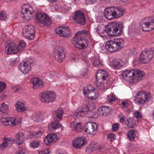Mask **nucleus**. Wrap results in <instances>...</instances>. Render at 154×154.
Returning <instances> with one entry per match:
<instances>
[{
  "instance_id": "nucleus-24",
  "label": "nucleus",
  "mask_w": 154,
  "mask_h": 154,
  "mask_svg": "<svg viewBox=\"0 0 154 154\" xmlns=\"http://www.w3.org/2000/svg\"><path fill=\"white\" fill-rule=\"evenodd\" d=\"M16 110L19 112H23L27 110L25 106L24 103L20 101H17L15 104Z\"/></svg>"
},
{
  "instance_id": "nucleus-30",
  "label": "nucleus",
  "mask_w": 154,
  "mask_h": 154,
  "mask_svg": "<svg viewBox=\"0 0 154 154\" xmlns=\"http://www.w3.org/2000/svg\"><path fill=\"white\" fill-rule=\"evenodd\" d=\"M83 35H88V32L87 31L84 30L81 31H79L77 32L76 34H75V37H79V40L81 41H82L83 40L84 38H83L82 37V36H83Z\"/></svg>"
},
{
  "instance_id": "nucleus-4",
  "label": "nucleus",
  "mask_w": 154,
  "mask_h": 154,
  "mask_svg": "<svg viewBox=\"0 0 154 154\" xmlns=\"http://www.w3.org/2000/svg\"><path fill=\"white\" fill-rule=\"evenodd\" d=\"M40 100L45 103L52 102L56 99L55 93L52 91H46L41 93L39 95Z\"/></svg>"
},
{
  "instance_id": "nucleus-47",
  "label": "nucleus",
  "mask_w": 154,
  "mask_h": 154,
  "mask_svg": "<svg viewBox=\"0 0 154 154\" xmlns=\"http://www.w3.org/2000/svg\"><path fill=\"white\" fill-rule=\"evenodd\" d=\"M107 138L110 139L111 141H112L115 139V135L113 134L109 133V135L107 136Z\"/></svg>"
},
{
  "instance_id": "nucleus-54",
  "label": "nucleus",
  "mask_w": 154,
  "mask_h": 154,
  "mask_svg": "<svg viewBox=\"0 0 154 154\" xmlns=\"http://www.w3.org/2000/svg\"><path fill=\"white\" fill-rule=\"evenodd\" d=\"M128 106V103L127 101L122 102L121 106L123 108H126Z\"/></svg>"
},
{
  "instance_id": "nucleus-34",
  "label": "nucleus",
  "mask_w": 154,
  "mask_h": 154,
  "mask_svg": "<svg viewBox=\"0 0 154 154\" xmlns=\"http://www.w3.org/2000/svg\"><path fill=\"white\" fill-rule=\"evenodd\" d=\"M87 113L88 114V117L90 119H95L98 116V113L96 112L88 111Z\"/></svg>"
},
{
  "instance_id": "nucleus-60",
  "label": "nucleus",
  "mask_w": 154,
  "mask_h": 154,
  "mask_svg": "<svg viewBox=\"0 0 154 154\" xmlns=\"http://www.w3.org/2000/svg\"><path fill=\"white\" fill-rule=\"evenodd\" d=\"M49 152L48 151L46 152L45 151H42L39 152V154H49Z\"/></svg>"
},
{
  "instance_id": "nucleus-41",
  "label": "nucleus",
  "mask_w": 154,
  "mask_h": 154,
  "mask_svg": "<svg viewBox=\"0 0 154 154\" xmlns=\"http://www.w3.org/2000/svg\"><path fill=\"white\" fill-rule=\"evenodd\" d=\"M105 106H103L100 107L97 110V113L99 115H103L104 113Z\"/></svg>"
},
{
  "instance_id": "nucleus-52",
  "label": "nucleus",
  "mask_w": 154,
  "mask_h": 154,
  "mask_svg": "<svg viewBox=\"0 0 154 154\" xmlns=\"http://www.w3.org/2000/svg\"><path fill=\"white\" fill-rule=\"evenodd\" d=\"M119 128V124L118 123L113 124L112 126V129L114 131H116Z\"/></svg>"
},
{
  "instance_id": "nucleus-13",
  "label": "nucleus",
  "mask_w": 154,
  "mask_h": 154,
  "mask_svg": "<svg viewBox=\"0 0 154 154\" xmlns=\"http://www.w3.org/2000/svg\"><path fill=\"white\" fill-rule=\"evenodd\" d=\"M85 131L89 134L94 135L98 129V125L94 122L87 123L84 127Z\"/></svg>"
},
{
  "instance_id": "nucleus-40",
  "label": "nucleus",
  "mask_w": 154,
  "mask_h": 154,
  "mask_svg": "<svg viewBox=\"0 0 154 154\" xmlns=\"http://www.w3.org/2000/svg\"><path fill=\"white\" fill-rule=\"evenodd\" d=\"M93 65L94 66L96 67L102 66V64L100 62L99 58H96L94 59L93 63Z\"/></svg>"
},
{
  "instance_id": "nucleus-17",
  "label": "nucleus",
  "mask_w": 154,
  "mask_h": 154,
  "mask_svg": "<svg viewBox=\"0 0 154 154\" xmlns=\"http://www.w3.org/2000/svg\"><path fill=\"white\" fill-rule=\"evenodd\" d=\"M94 88H93L91 89V86L89 87H84L83 90L84 94L85 95H88L87 96L88 98H90L91 100H94V97L93 96L94 95Z\"/></svg>"
},
{
  "instance_id": "nucleus-35",
  "label": "nucleus",
  "mask_w": 154,
  "mask_h": 154,
  "mask_svg": "<svg viewBox=\"0 0 154 154\" xmlns=\"http://www.w3.org/2000/svg\"><path fill=\"white\" fill-rule=\"evenodd\" d=\"M22 11H24L25 12V13H23V14H25L30 16H32V13L34 12V11L31 7L29 8H23L22 9Z\"/></svg>"
},
{
  "instance_id": "nucleus-20",
  "label": "nucleus",
  "mask_w": 154,
  "mask_h": 154,
  "mask_svg": "<svg viewBox=\"0 0 154 154\" xmlns=\"http://www.w3.org/2000/svg\"><path fill=\"white\" fill-rule=\"evenodd\" d=\"M108 73L105 70L99 69L96 73L95 76L97 80L103 79V80H104L108 77Z\"/></svg>"
},
{
  "instance_id": "nucleus-8",
  "label": "nucleus",
  "mask_w": 154,
  "mask_h": 154,
  "mask_svg": "<svg viewBox=\"0 0 154 154\" xmlns=\"http://www.w3.org/2000/svg\"><path fill=\"white\" fill-rule=\"evenodd\" d=\"M153 51L151 50L143 51L140 55V60L143 63L148 62L153 57Z\"/></svg>"
},
{
  "instance_id": "nucleus-43",
  "label": "nucleus",
  "mask_w": 154,
  "mask_h": 154,
  "mask_svg": "<svg viewBox=\"0 0 154 154\" xmlns=\"http://www.w3.org/2000/svg\"><path fill=\"white\" fill-rule=\"evenodd\" d=\"M7 19V15L4 11H2L0 13V20H5Z\"/></svg>"
},
{
  "instance_id": "nucleus-7",
  "label": "nucleus",
  "mask_w": 154,
  "mask_h": 154,
  "mask_svg": "<svg viewBox=\"0 0 154 154\" xmlns=\"http://www.w3.org/2000/svg\"><path fill=\"white\" fill-rule=\"evenodd\" d=\"M55 31L59 36L64 38L69 37L71 34V32L68 26L59 27L55 29Z\"/></svg>"
},
{
  "instance_id": "nucleus-32",
  "label": "nucleus",
  "mask_w": 154,
  "mask_h": 154,
  "mask_svg": "<svg viewBox=\"0 0 154 154\" xmlns=\"http://www.w3.org/2000/svg\"><path fill=\"white\" fill-rule=\"evenodd\" d=\"M87 110H77L76 112L74 114L73 116L75 117L77 119L79 118H80L82 117L83 116L84 114L86 113V112Z\"/></svg>"
},
{
  "instance_id": "nucleus-14",
  "label": "nucleus",
  "mask_w": 154,
  "mask_h": 154,
  "mask_svg": "<svg viewBox=\"0 0 154 154\" xmlns=\"http://www.w3.org/2000/svg\"><path fill=\"white\" fill-rule=\"evenodd\" d=\"M86 138L84 137H78L75 138L72 141L73 146L76 148H80L84 146L87 143Z\"/></svg>"
},
{
  "instance_id": "nucleus-25",
  "label": "nucleus",
  "mask_w": 154,
  "mask_h": 154,
  "mask_svg": "<svg viewBox=\"0 0 154 154\" xmlns=\"http://www.w3.org/2000/svg\"><path fill=\"white\" fill-rule=\"evenodd\" d=\"M32 82L33 85V88L34 89H36L38 88H42L43 86V82L37 78L33 79Z\"/></svg>"
},
{
  "instance_id": "nucleus-22",
  "label": "nucleus",
  "mask_w": 154,
  "mask_h": 154,
  "mask_svg": "<svg viewBox=\"0 0 154 154\" xmlns=\"http://www.w3.org/2000/svg\"><path fill=\"white\" fill-rule=\"evenodd\" d=\"M13 141L14 139L12 138L4 137L3 138V143L0 145V149L2 150L5 149L8 145L12 144Z\"/></svg>"
},
{
  "instance_id": "nucleus-63",
  "label": "nucleus",
  "mask_w": 154,
  "mask_h": 154,
  "mask_svg": "<svg viewBox=\"0 0 154 154\" xmlns=\"http://www.w3.org/2000/svg\"><path fill=\"white\" fill-rule=\"evenodd\" d=\"M72 61H75L78 60V58H76L75 57H73L71 58Z\"/></svg>"
},
{
  "instance_id": "nucleus-51",
  "label": "nucleus",
  "mask_w": 154,
  "mask_h": 154,
  "mask_svg": "<svg viewBox=\"0 0 154 154\" xmlns=\"http://www.w3.org/2000/svg\"><path fill=\"white\" fill-rule=\"evenodd\" d=\"M134 115L135 117L137 119H139L142 118V115L139 112H136L134 113Z\"/></svg>"
},
{
  "instance_id": "nucleus-11",
  "label": "nucleus",
  "mask_w": 154,
  "mask_h": 154,
  "mask_svg": "<svg viewBox=\"0 0 154 154\" xmlns=\"http://www.w3.org/2000/svg\"><path fill=\"white\" fill-rule=\"evenodd\" d=\"M54 55L56 60L59 62H62L65 56L63 48L62 47H56L55 50Z\"/></svg>"
},
{
  "instance_id": "nucleus-45",
  "label": "nucleus",
  "mask_w": 154,
  "mask_h": 154,
  "mask_svg": "<svg viewBox=\"0 0 154 154\" xmlns=\"http://www.w3.org/2000/svg\"><path fill=\"white\" fill-rule=\"evenodd\" d=\"M39 145L38 141H33L31 143V146L34 148L38 147Z\"/></svg>"
},
{
  "instance_id": "nucleus-19",
  "label": "nucleus",
  "mask_w": 154,
  "mask_h": 154,
  "mask_svg": "<svg viewBox=\"0 0 154 154\" xmlns=\"http://www.w3.org/2000/svg\"><path fill=\"white\" fill-rule=\"evenodd\" d=\"M57 139L56 134H51L45 137L44 140L46 145L49 146L51 145L52 142L56 141Z\"/></svg>"
},
{
  "instance_id": "nucleus-49",
  "label": "nucleus",
  "mask_w": 154,
  "mask_h": 154,
  "mask_svg": "<svg viewBox=\"0 0 154 154\" xmlns=\"http://www.w3.org/2000/svg\"><path fill=\"white\" fill-rule=\"evenodd\" d=\"M112 63L113 66L116 67L119 66L120 62L118 60H114L112 61Z\"/></svg>"
},
{
  "instance_id": "nucleus-64",
  "label": "nucleus",
  "mask_w": 154,
  "mask_h": 154,
  "mask_svg": "<svg viewBox=\"0 0 154 154\" xmlns=\"http://www.w3.org/2000/svg\"><path fill=\"white\" fill-rule=\"evenodd\" d=\"M50 2L54 3L57 0H48Z\"/></svg>"
},
{
  "instance_id": "nucleus-1",
  "label": "nucleus",
  "mask_w": 154,
  "mask_h": 154,
  "mask_svg": "<svg viewBox=\"0 0 154 154\" xmlns=\"http://www.w3.org/2000/svg\"><path fill=\"white\" fill-rule=\"evenodd\" d=\"M144 74V72L137 69H134L131 70L124 71L120 76L123 79H125L126 77L129 78L135 83L142 80Z\"/></svg>"
},
{
  "instance_id": "nucleus-18",
  "label": "nucleus",
  "mask_w": 154,
  "mask_h": 154,
  "mask_svg": "<svg viewBox=\"0 0 154 154\" xmlns=\"http://www.w3.org/2000/svg\"><path fill=\"white\" fill-rule=\"evenodd\" d=\"M105 17L107 19L111 20L115 19L113 8H107L104 11Z\"/></svg>"
},
{
  "instance_id": "nucleus-26",
  "label": "nucleus",
  "mask_w": 154,
  "mask_h": 154,
  "mask_svg": "<svg viewBox=\"0 0 154 154\" xmlns=\"http://www.w3.org/2000/svg\"><path fill=\"white\" fill-rule=\"evenodd\" d=\"M125 124L128 127L132 128L136 126V120L132 118H128L127 119Z\"/></svg>"
},
{
  "instance_id": "nucleus-46",
  "label": "nucleus",
  "mask_w": 154,
  "mask_h": 154,
  "mask_svg": "<svg viewBox=\"0 0 154 154\" xmlns=\"http://www.w3.org/2000/svg\"><path fill=\"white\" fill-rule=\"evenodd\" d=\"M2 117L1 119V122L5 125L7 126V124L9 119L5 118L2 117Z\"/></svg>"
},
{
  "instance_id": "nucleus-21",
  "label": "nucleus",
  "mask_w": 154,
  "mask_h": 154,
  "mask_svg": "<svg viewBox=\"0 0 154 154\" xmlns=\"http://www.w3.org/2000/svg\"><path fill=\"white\" fill-rule=\"evenodd\" d=\"M103 148V146H101L100 145L95 143L93 145H90V147H87L86 149V152H90V151H92L94 149L97 153H99L102 151V149Z\"/></svg>"
},
{
  "instance_id": "nucleus-62",
  "label": "nucleus",
  "mask_w": 154,
  "mask_h": 154,
  "mask_svg": "<svg viewBox=\"0 0 154 154\" xmlns=\"http://www.w3.org/2000/svg\"><path fill=\"white\" fill-rule=\"evenodd\" d=\"M84 109L85 110H87V111L86 112H88L89 111L88 108L87 106H85V107H84L81 110H83Z\"/></svg>"
},
{
  "instance_id": "nucleus-9",
  "label": "nucleus",
  "mask_w": 154,
  "mask_h": 154,
  "mask_svg": "<svg viewBox=\"0 0 154 154\" xmlns=\"http://www.w3.org/2000/svg\"><path fill=\"white\" fill-rule=\"evenodd\" d=\"M22 34L29 40L33 39L35 35L33 27L31 25H26L23 29Z\"/></svg>"
},
{
  "instance_id": "nucleus-58",
  "label": "nucleus",
  "mask_w": 154,
  "mask_h": 154,
  "mask_svg": "<svg viewBox=\"0 0 154 154\" xmlns=\"http://www.w3.org/2000/svg\"><path fill=\"white\" fill-rule=\"evenodd\" d=\"M80 42H81V44H80V48H81V49L82 48L83 49H85L86 48V47L85 46V44H84V43H82V41H81L80 40Z\"/></svg>"
},
{
  "instance_id": "nucleus-59",
  "label": "nucleus",
  "mask_w": 154,
  "mask_h": 154,
  "mask_svg": "<svg viewBox=\"0 0 154 154\" xmlns=\"http://www.w3.org/2000/svg\"><path fill=\"white\" fill-rule=\"evenodd\" d=\"M43 132H42V131H38V132H37L35 133V134H36V136L37 137H39V136H41L42 134H43Z\"/></svg>"
},
{
  "instance_id": "nucleus-29",
  "label": "nucleus",
  "mask_w": 154,
  "mask_h": 154,
  "mask_svg": "<svg viewBox=\"0 0 154 154\" xmlns=\"http://www.w3.org/2000/svg\"><path fill=\"white\" fill-rule=\"evenodd\" d=\"M61 126V124L58 121H55L51 123V125L49 126V129L52 130H55L59 128Z\"/></svg>"
},
{
  "instance_id": "nucleus-37",
  "label": "nucleus",
  "mask_w": 154,
  "mask_h": 154,
  "mask_svg": "<svg viewBox=\"0 0 154 154\" xmlns=\"http://www.w3.org/2000/svg\"><path fill=\"white\" fill-rule=\"evenodd\" d=\"M135 131L134 130H130L128 133V137L131 140H134L135 137Z\"/></svg>"
},
{
  "instance_id": "nucleus-15",
  "label": "nucleus",
  "mask_w": 154,
  "mask_h": 154,
  "mask_svg": "<svg viewBox=\"0 0 154 154\" xmlns=\"http://www.w3.org/2000/svg\"><path fill=\"white\" fill-rule=\"evenodd\" d=\"M149 96L148 94L145 93V91H139L136 97L139 104H143L146 101L149 100Z\"/></svg>"
},
{
  "instance_id": "nucleus-31",
  "label": "nucleus",
  "mask_w": 154,
  "mask_h": 154,
  "mask_svg": "<svg viewBox=\"0 0 154 154\" xmlns=\"http://www.w3.org/2000/svg\"><path fill=\"white\" fill-rule=\"evenodd\" d=\"M71 125L77 132L82 131V126L79 123H78L76 122H73L71 123Z\"/></svg>"
},
{
  "instance_id": "nucleus-36",
  "label": "nucleus",
  "mask_w": 154,
  "mask_h": 154,
  "mask_svg": "<svg viewBox=\"0 0 154 154\" xmlns=\"http://www.w3.org/2000/svg\"><path fill=\"white\" fill-rule=\"evenodd\" d=\"M74 40L73 42L74 44L75 47L78 49H81V48H80L81 42L79 39V37L74 36Z\"/></svg>"
},
{
  "instance_id": "nucleus-33",
  "label": "nucleus",
  "mask_w": 154,
  "mask_h": 154,
  "mask_svg": "<svg viewBox=\"0 0 154 154\" xmlns=\"http://www.w3.org/2000/svg\"><path fill=\"white\" fill-rule=\"evenodd\" d=\"M55 115L59 120H61L62 118V116L63 114V110L61 109H58L55 111Z\"/></svg>"
},
{
  "instance_id": "nucleus-6",
  "label": "nucleus",
  "mask_w": 154,
  "mask_h": 154,
  "mask_svg": "<svg viewBox=\"0 0 154 154\" xmlns=\"http://www.w3.org/2000/svg\"><path fill=\"white\" fill-rule=\"evenodd\" d=\"M37 22L45 26H50L52 21L47 15L43 13H38L36 16Z\"/></svg>"
},
{
  "instance_id": "nucleus-55",
  "label": "nucleus",
  "mask_w": 154,
  "mask_h": 154,
  "mask_svg": "<svg viewBox=\"0 0 154 154\" xmlns=\"http://www.w3.org/2000/svg\"><path fill=\"white\" fill-rule=\"evenodd\" d=\"M26 14L24 17V19H26V20H30L31 18L32 17V16H30Z\"/></svg>"
},
{
  "instance_id": "nucleus-3",
  "label": "nucleus",
  "mask_w": 154,
  "mask_h": 154,
  "mask_svg": "<svg viewBox=\"0 0 154 154\" xmlns=\"http://www.w3.org/2000/svg\"><path fill=\"white\" fill-rule=\"evenodd\" d=\"M124 41L122 38L114 39L107 42L105 45V48L108 51L111 52L117 51L123 48Z\"/></svg>"
},
{
  "instance_id": "nucleus-50",
  "label": "nucleus",
  "mask_w": 154,
  "mask_h": 154,
  "mask_svg": "<svg viewBox=\"0 0 154 154\" xmlns=\"http://www.w3.org/2000/svg\"><path fill=\"white\" fill-rule=\"evenodd\" d=\"M112 111V109L110 108H109V107L108 106H105V110H104V113L106 114H107L109 113L110 112H111Z\"/></svg>"
},
{
  "instance_id": "nucleus-61",
  "label": "nucleus",
  "mask_w": 154,
  "mask_h": 154,
  "mask_svg": "<svg viewBox=\"0 0 154 154\" xmlns=\"http://www.w3.org/2000/svg\"><path fill=\"white\" fill-rule=\"evenodd\" d=\"M17 63V61L15 60H14L13 61H12L11 62V65H13L14 64H16Z\"/></svg>"
},
{
  "instance_id": "nucleus-56",
  "label": "nucleus",
  "mask_w": 154,
  "mask_h": 154,
  "mask_svg": "<svg viewBox=\"0 0 154 154\" xmlns=\"http://www.w3.org/2000/svg\"><path fill=\"white\" fill-rule=\"evenodd\" d=\"M126 119V117L125 116H123L122 117L120 118V122L121 123H123L125 122Z\"/></svg>"
},
{
  "instance_id": "nucleus-10",
  "label": "nucleus",
  "mask_w": 154,
  "mask_h": 154,
  "mask_svg": "<svg viewBox=\"0 0 154 154\" xmlns=\"http://www.w3.org/2000/svg\"><path fill=\"white\" fill-rule=\"evenodd\" d=\"M73 20L77 24L84 25L86 23L84 13L82 11H78L74 14Z\"/></svg>"
},
{
  "instance_id": "nucleus-28",
  "label": "nucleus",
  "mask_w": 154,
  "mask_h": 154,
  "mask_svg": "<svg viewBox=\"0 0 154 154\" xmlns=\"http://www.w3.org/2000/svg\"><path fill=\"white\" fill-rule=\"evenodd\" d=\"M8 109V105L5 103H2V107H0V115L2 116L3 114L5 115L7 113Z\"/></svg>"
},
{
  "instance_id": "nucleus-23",
  "label": "nucleus",
  "mask_w": 154,
  "mask_h": 154,
  "mask_svg": "<svg viewBox=\"0 0 154 154\" xmlns=\"http://www.w3.org/2000/svg\"><path fill=\"white\" fill-rule=\"evenodd\" d=\"M113 11L115 19L122 16L125 12V10L121 7H117L116 8H113Z\"/></svg>"
},
{
  "instance_id": "nucleus-39",
  "label": "nucleus",
  "mask_w": 154,
  "mask_h": 154,
  "mask_svg": "<svg viewBox=\"0 0 154 154\" xmlns=\"http://www.w3.org/2000/svg\"><path fill=\"white\" fill-rule=\"evenodd\" d=\"M100 80L99 79H96V85L99 89L103 90L104 88L103 84L101 82L99 81Z\"/></svg>"
},
{
  "instance_id": "nucleus-57",
  "label": "nucleus",
  "mask_w": 154,
  "mask_h": 154,
  "mask_svg": "<svg viewBox=\"0 0 154 154\" xmlns=\"http://www.w3.org/2000/svg\"><path fill=\"white\" fill-rule=\"evenodd\" d=\"M18 154H26L23 151L22 148L19 149Z\"/></svg>"
},
{
  "instance_id": "nucleus-38",
  "label": "nucleus",
  "mask_w": 154,
  "mask_h": 154,
  "mask_svg": "<svg viewBox=\"0 0 154 154\" xmlns=\"http://www.w3.org/2000/svg\"><path fill=\"white\" fill-rule=\"evenodd\" d=\"M40 115L41 113L40 112H37L33 115L32 116V119L35 122H38L40 119Z\"/></svg>"
},
{
  "instance_id": "nucleus-53",
  "label": "nucleus",
  "mask_w": 154,
  "mask_h": 154,
  "mask_svg": "<svg viewBox=\"0 0 154 154\" xmlns=\"http://www.w3.org/2000/svg\"><path fill=\"white\" fill-rule=\"evenodd\" d=\"M88 70L87 68L83 69L81 72V74L82 75V77L86 76L88 74Z\"/></svg>"
},
{
  "instance_id": "nucleus-42",
  "label": "nucleus",
  "mask_w": 154,
  "mask_h": 154,
  "mask_svg": "<svg viewBox=\"0 0 154 154\" xmlns=\"http://www.w3.org/2000/svg\"><path fill=\"white\" fill-rule=\"evenodd\" d=\"M108 101L110 103L115 101L116 97L113 94H111L108 96Z\"/></svg>"
},
{
  "instance_id": "nucleus-5",
  "label": "nucleus",
  "mask_w": 154,
  "mask_h": 154,
  "mask_svg": "<svg viewBox=\"0 0 154 154\" xmlns=\"http://www.w3.org/2000/svg\"><path fill=\"white\" fill-rule=\"evenodd\" d=\"M26 44L24 41L20 42L19 46L17 47H16L15 44L14 43H10L8 44L6 47L5 53L7 54H11L15 53L16 49L19 51L20 50H22L26 46Z\"/></svg>"
},
{
  "instance_id": "nucleus-2",
  "label": "nucleus",
  "mask_w": 154,
  "mask_h": 154,
  "mask_svg": "<svg viewBox=\"0 0 154 154\" xmlns=\"http://www.w3.org/2000/svg\"><path fill=\"white\" fill-rule=\"evenodd\" d=\"M123 26L122 23L115 21L109 23L106 26L105 31L109 36H119L122 32Z\"/></svg>"
},
{
  "instance_id": "nucleus-48",
  "label": "nucleus",
  "mask_w": 154,
  "mask_h": 154,
  "mask_svg": "<svg viewBox=\"0 0 154 154\" xmlns=\"http://www.w3.org/2000/svg\"><path fill=\"white\" fill-rule=\"evenodd\" d=\"M16 124L15 123V119H13L12 120H9V119L8 124V125H9L10 126H15L16 125Z\"/></svg>"
},
{
  "instance_id": "nucleus-44",
  "label": "nucleus",
  "mask_w": 154,
  "mask_h": 154,
  "mask_svg": "<svg viewBox=\"0 0 154 154\" xmlns=\"http://www.w3.org/2000/svg\"><path fill=\"white\" fill-rule=\"evenodd\" d=\"M6 86V85L5 83L0 81V93L4 91Z\"/></svg>"
},
{
  "instance_id": "nucleus-16",
  "label": "nucleus",
  "mask_w": 154,
  "mask_h": 154,
  "mask_svg": "<svg viewBox=\"0 0 154 154\" xmlns=\"http://www.w3.org/2000/svg\"><path fill=\"white\" fill-rule=\"evenodd\" d=\"M19 69L23 73L27 74L31 70V64L28 61H25L23 64L22 63L19 65Z\"/></svg>"
},
{
  "instance_id": "nucleus-27",
  "label": "nucleus",
  "mask_w": 154,
  "mask_h": 154,
  "mask_svg": "<svg viewBox=\"0 0 154 154\" xmlns=\"http://www.w3.org/2000/svg\"><path fill=\"white\" fill-rule=\"evenodd\" d=\"M24 138V136L23 133H18L15 136L14 141H16L19 145L23 143Z\"/></svg>"
},
{
  "instance_id": "nucleus-12",
  "label": "nucleus",
  "mask_w": 154,
  "mask_h": 154,
  "mask_svg": "<svg viewBox=\"0 0 154 154\" xmlns=\"http://www.w3.org/2000/svg\"><path fill=\"white\" fill-rule=\"evenodd\" d=\"M140 27L143 31L149 32L154 29V26L150 23L148 18L142 20L140 22Z\"/></svg>"
}]
</instances>
